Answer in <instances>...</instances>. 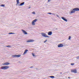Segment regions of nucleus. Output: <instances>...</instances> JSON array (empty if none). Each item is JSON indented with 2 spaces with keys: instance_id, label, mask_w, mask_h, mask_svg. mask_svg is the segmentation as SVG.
Masks as SVG:
<instances>
[{
  "instance_id": "f257e3e1",
  "label": "nucleus",
  "mask_w": 79,
  "mask_h": 79,
  "mask_svg": "<svg viewBox=\"0 0 79 79\" xmlns=\"http://www.w3.org/2000/svg\"><path fill=\"white\" fill-rule=\"evenodd\" d=\"M8 68H9V66H2L1 67V69H7Z\"/></svg>"
},
{
  "instance_id": "f03ea898",
  "label": "nucleus",
  "mask_w": 79,
  "mask_h": 79,
  "mask_svg": "<svg viewBox=\"0 0 79 79\" xmlns=\"http://www.w3.org/2000/svg\"><path fill=\"white\" fill-rule=\"evenodd\" d=\"M41 35L42 36H43V37H49L47 36L46 34L44 33H41Z\"/></svg>"
},
{
  "instance_id": "7ed1b4c3",
  "label": "nucleus",
  "mask_w": 79,
  "mask_h": 79,
  "mask_svg": "<svg viewBox=\"0 0 79 79\" xmlns=\"http://www.w3.org/2000/svg\"><path fill=\"white\" fill-rule=\"evenodd\" d=\"M37 19H35L32 22V24L33 26H34L35 25V23L36 21H37Z\"/></svg>"
},
{
  "instance_id": "20e7f679",
  "label": "nucleus",
  "mask_w": 79,
  "mask_h": 79,
  "mask_svg": "<svg viewBox=\"0 0 79 79\" xmlns=\"http://www.w3.org/2000/svg\"><path fill=\"white\" fill-rule=\"evenodd\" d=\"M63 47V45L62 44H60L58 45V47H59V48H61Z\"/></svg>"
},
{
  "instance_id": "39448f33",
  "label": "nucleus",
  "mask_w": 79,
  "mask_h": 79,
  "mask_svg": "<svg viewBox=\"0 0 79 79\" xmlns=\"http://www.w3.org/2000/svg\"><path fill=\"white\" fill-rule=\"evenodd\" d=\"M34 41L33 40H29L27 41V42H33Z\"/></svg>"
},
{
  "instance_id": "423d86ee",
  "label": "nucleus",
  "mask_w": 79,
  "mask_h": 79,
  "mask_svg": "<svg viewBox=\"0 0 79 79\" xmlns=\"http://www.w3.org/2000/svg\"><path fill=\"white\" fill-rule=\"evenodd\" d=\"M72 73H77V70L76 69H73L71 71Z\"/></svg>"
},
{
  "instance_id": "0eeeda50",
  "label": "nucleus",
  "mask_w": 79,
  "mask_h": 79,
  "mask_svg": "<svg viewBox=\"0 0 79 79\" xmlns=\"http://www.w3.org/2000/svg\"><path fill=\"white\" fill-rule=\"evenodd\" d=\"M21 31L23 32V33L24 34H26V35L27 34V32L26 31H25L24 30L22 29L21 30Z\"/></svg>"
},
{
  "instance_id": "6e6552de",
  "label": "nucleus",
  "mask_w": 79,
  "mask_h": 79,
  "mask_svg": "<svg viewBox=\"0 0 79 79\" xmlns=\"http://www.w3.org/2000/svg\"><path fill=\"white\" fill-rule=\"evenodd\" d=\"M73 10H74L75 11H79V8H75L73 9Z\"/></svg>"
},
{
  "instance_id": "1a4fd4ad",
  "label": "nucleus",
  "mask_w": 79,
  "mask_h": 79,
  "mask_svg": "<svg viewBox=\"0 0 79 79\" xmlns=\"http://www.w3.org/2000/svg\"><path fill=\"white\" fill-rule=\"evenodd\" d=\"M10 64L9 63L6 62V63H4L3 64V65H6V66H7L8 65H9Z\"/></svg>"
},
{
  "instance_id": "9d476101",
  "label": "nucleus",
  "mask_w": 79,
  "mask_h": 79,
  "mask_svg": "<svg viewBox=\"0 0 79 79\" xmlns=\"http://www.w3.org/2000/svg\"><path fill=\"white\" fill-rule=\"evenodd\" d=\"M61 18H62V19L64 20V21H66V22H67V21H68L67 19H66V18H65L64 17H62Z\"/></svg>"
},
{
  "instance_id": "9b49d317",
  "label": "nucleus",
  "mask_w": 79,
  "mask_h": 79,
  "mask_svg": "<svg viewBox=\"0 0 79 79\" xmlns=\"http://www.w3.org/2000/svg\"><path fill=\"white\" fill-rule=\"evenodd\" d=\"M52 34V31H49L48 32V35H51Z\"/></svg>"
},
{
  "instance_id": "f8f14e48",
  "label": "nucleus",
  "mask_w": 79,
  "mask_h": 79,
  "mask_svg": "<svg viewBox=\"0 0 79 79\" xmlns=\"http://www.w3.org/2000/svg\"><path fill=\"white\" fill-rule=\"evenodd\" d=\"M29 51L27 49H26L24 52L23 53V55H25V54H26L27 52H28Z\"/></svg>"
},
{
  "instance_id": "ddd939ff",
  "label": "nucleus",
  "mask_w": 79,
  "mask_h": 79,
  "mask_svg": "<svg viewBox=\"0 0 79 79\" xmlns=\"http://www.w3.org/2000/svg\"><path fill=\"white\" fill-rule=\"evenodd\" d=\"M17 2V5L19 3V0H16Z\"/></svg>"
},
{
  "instance_id": "4468645a",
  "label": "nucleus",
  "mask_w": 79,
  "mask_h": 79,
  "mask_svg": "<svg viewBox=\"0 0 79 79\" xmlns=\"http://www.w3.org/2000/svg\"><path fill=\"white\" fill-rule=\"evenodd\" d=\"M75 10H72L71 11V13H75Z\"/></svg>"
},
{
  "instance_id": "2eb2a0df",
  "label": "nucleus",
  "mask_w": 79,
  "mask_h": 79,
  "mask_svg": "<svg viewBox=\"0 0 79 79\" xmlns=\"http://www.w3.org/2000/svg\"><path fill=\"white\" fill-rule=\"evenodd\" d=\"M24 4V2H22L20 4V5H23Z\"/></svg>"
},
{
  "instance_id": "dca6fc26",
  "label": "nucleus",
  "mask_w": 79,
  "mask_h": 79,
  "mask_svg": "<svg viewBox=\"0 0 79 79\" xmlns=\"http://www.w3.org/2000/svg\"><path fill=\"white\" fill-rule=\"evenodd\" d=\"M12 57H17V55H14L12 56Z\"/></svg>"
},
{
  "instance_id": "f3484780",
  "label": "nucleus",
  "mask_w": 79,
  "mask_h": 79,
  "mask_svg": "<svg viewBox=\"0 0 79 79\" xmlns=\"http://www.w3.org/2000/svg\"><path fill=\"white\" fill-rule=\"evenodd\" d=\"M49 77H51V78H54V77H55L53 76H51Z\"/></svg>"
},
{
  "instance_id": "a211bd4d",
  "label": "nucleus",
  "mask_w": 79,
  "mask_h": 79,
  "mask_svg": "<svg viewBox=\"0 0 79 79\" xmlns=\"http://www.w3.org/2000/svg\"><path fill=\"white\" fill-rule=\"evenodd\" d=\"M21 56V55H17V57H20Z\"/></svg>"
},
{
  "instance_id": "6ab92c4d",
  "label": "nucleus",
  "mask_w": 79,
  "mask_h": 79,
  "mask_svg": "<svg viewBox=\"0 0 79 79\" xmlns=\"http://www.w3.org/2000/svg\"><path fill=\"white\" fill-rule=\"evenodd\" d=\"M1 6H3V7H5V5L4 4H2L1 5Z\"/></svg>"
},
{
  "instance_id": "aec40b11",
  "label": "nucleus",
  "mask_w": 79,
  "mask_h": 79,
  "mask_svg": "<svg viewBox=\"0 0 79 79\" xmlns=\"http://www.w3.org/2000/svg\"><path fill=\"white\" fill-rule=\"evenodd\" d=\"M15 33H9V34H14Z\"/></svg>"
},
{
  "instance_id": "412c9836",
  "label": "nucleus",
  "mask_w": 79,
  "mask_h": 79,
  "mask_svg": "<svg viewBox=\"0 0 79 79\" xmlns=\"http://www.w3.org/2000/svg\"><path fill=\"white\" fill-rule=\"evenodd\" d=\"M32 14H33V15H35V12H33L32 13Z\"/></svg>"
},
{
  "instance_id": "4be33fe9",
  "label": "nucleus",
  "mask_w": 79,
  "mask_h": 79,
  "mask_svg": "<svg viewBox=\"0 0 79 79\" xmlns=\"http://www.w3.org/2000/svg\"><path fill=\"white\" fill-rule=\"evenodd\" d=\"M32 56H35V54H33V53H32Z\"/></svg>"
},
{
  "instance_id": "5701e85b",
  "label": "nucleus",
  "mask_w": 79,
  "mask_h": 79,
  "mask_svg": "<svg viewBox=\"0 0 79 79\" xmlns=\"http://www.w3.org/2000/svg\"><path fill=\"white\" fill-rule=\"evenodd\" d=\"M71 64L72 65V66H73L74 64V63H71Z\"/></svg>"
},
{
  "instance_id": "b1692460",
  "label": "nucleus",
  "mask_w": 79,
  "mask_h": 79,
  "mask_svg": "<svg viewBox=\"0 0 79 79\" xmlns=\"http://www.w3.org/2000/svg\"><path fill=\"white\" fill-rule=\"evenodd\" d=\"M69 40H70V39H71V36H69Z\"/></svg>"
},
{
  "instance_id": "393cba45",
  "label": "nucleus",
  "mask_w": 79,
  "mask_h": 79,
  "mask_svg": "<svg viewBox=\"0 0 79 79\" xmlns=\"http://www.w3.org/2000/svg\"><path fill=\"white\" fill-rule=\"evenodd\" d=\"M6 47H11V46H10L8 45V46H7Z\"/></svg>"
},
{
  "instance_id": "a878e982",
  "label": "nucleus",
  "mask_w": 79,
  "mask_h": 79,
  "mask_svg": "<svg viewBox=\"0 0 79 79\" xmlns=\"http://www.w3.org/2000/svg\"><path fill=\"white\" fill-rule=\"evenodd\" d=\"M46 41H47V40H46L44 42V43L46 42Z\"/></svg>"
},
{
  "instance_id": "bb28decb",
  "label": "nucleus",
  "mask_w": 79,
  "mask_h": 79,
  "mask_svg": "<svg viewBox=\"0 0 79 79\" xmlns=\"http://www.w3.org/2000/svg\"><path fill=\"white\" fill-rule=\"evenodd\" d=\"M76 58H77V59H78V58H79V56L77 57Z\"/></svg>"
},
{
  "instance_id": "cd10ccee",
  "label": "nucleus",
  "mask_w": 79,
  "mask_h": 79,
  "mask_svg": "<svg viewBox=\"0 0 79 79\" xmlns=\"http://www.w3.org/2000/svg\"><path fill=\"white\" fill-rule=\"evenodd\" d=\"M48 13V14H49L50 15H52V13Z\"/></svg>"
},
{
  "instance_id": "c85d7f7f",
  "label": "nucleus",
  "mask_w": 79,
  "mask_h": 79,
  "mask_svg": "<svg viewBox=\"0 0 79 79\" xmlns=\"http://www.w3.org/2000/svg\"><path fill=\"white\" fill-rule=\"evenodd\" d=\"M50 1V0H48V2H49Z\"/></svg>"
},
{
  "instance_id": "c756f323",
  "label": "nucleus",
  "mask_w": 79,
  "mask_h": 79,
  "mask_svg": "<svg viewBox=\"0 0 79 79\" xmlns=\"http://www.w3.org/2000/svg\"><path fill=\"white\" fill-rule=\"evenodd\" d=\"M68 78H70V77H68Z\"/></svg>"
},
{
  "instance_id": "7c9ffc66",
  "label": "nucleus",
  "mask_w": 79,
  "mask_h": 79,
  "mask_svg": "<svg viewBox=\"0 0 79 79\" xmlns=\"http://www.w3.org/2000/svg\"><path fill=\"white\" fill-rule=\"evenodd\" d=\"M60 74H62V73H60Z\"/></svg>"
},
{
  "instance_id": "2f4dec72",
  "label": "nucleus",
  "mask_w": 79,
  "mask_h": 79,
  "mask_svg": "<svg viewBox=\"0 0 79 79\" xmlns=\"http://www.w3.org/2000/svg\"><path fill=\"white\" fill-rule=\"evenodd\" d=\"M64 79L63 78V79Z\"/></svg>"
},
{
  "instance_id": "473e14b6",
  "label": "nucleus",
  "mask_w": 79,
  "mask_h": 79,
  "mask_svg": "<svg viewBox=\"0 0 79 79\" xmlns=\"http://www.w3.org/2000/svg\"><path fill=\"white\" fill-rule=\"evenodd\" d=\"M30 68H32V67H31Z\"/></svg>"
}]
</instances>
